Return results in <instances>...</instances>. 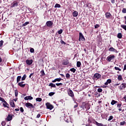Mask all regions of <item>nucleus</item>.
<instances>
[{
    "mask_svg": "<svg viewBox=\"0 0 126 126\" xmlns=\"http://www.w3.org/2000/svg\"><path fill=\"white\" fill-rule=\"evenodd\" d=\"M85 103H83L82 105L81 106V108H82V109H83V110H84V108H85Z\"/></svg>",
    "mask_w": 126,
    "mask_h": 126,
    "instance_id": "obj_40",
    "label": "nucleus"
},
{
    "mask_svg": "<svg viewBox=\"0 0 126 126\" xmlns=\"http://www.w3.org/2000/svg\"><path fill=\"white\" fill-rule=\"evenodd\" d=\"M56 85H57V86H60V85H63V83H56Z\"/></svg>",
    "mask_w": 126,
    "mask_h": 126,
    "instance_id": "obj_55",
    "label": "nucleus"
},
{
    "mask_svg": "<svg viewBox=\"0 0 126 126\" xmlns=\"http://www.w3.org/2000/svg\"><path fill=\"white\" fill-rule=\"evenodd\" d=\"M21 79V76H18L17 78V83H18L20 80Z\"/></svg>",
    "mask_w": 126,
    "mask_h": 126,
    "instance_id": "obj_30",
    "label": "nucleus"
},
{
    "mask_svg": "<svg viewBox=\"0 0 126 126\" xmlns=\"http://www.w3.org/2000/svg\"><path fill=\"white\" fill-rule=\"evenodd\" d=\"M3 45V40L0 41V48H1V47H2Z\"/></svg>",
    "mask_w": 126,
    "mask_h": 126,
    "instance_id": "obj_39",
    "label": "nucleus"
},
{
    "mask_svg": "<svg viewBox=\"0 0 126 126\" xmlns=\"http://www.w3.org/2000/svg\"><path fill=\"white\" fill-rule=\"evenodd\" d=\"M108 115H109V113H104V114H101V117H102V119H105Z\"/></svg>",
    "mask_w": 126,
    "mask_h": 126,
    "instance_id": "obj_19",
    "label": "nucleus"
},
{
    "mask_svg": "<svg viewBox=\"0 0 126 126\" xmlns=\"http://www.w3.org/2000/svg\"><path fill=\"white\" fill-rule=\"evenodd\" d=\"M112 3H115V0H111Z\"/></svg>",
    "mask_w": 126,
    "mask_h": 126,
    "instance_id": "obj_62",
    "label": "nucleus"
},
{
    "mask_svg": "<svg viewBox=\"0 0 126 126\" xmlns=\"http://www.w3.org/2000/svg\"><path fill=\"white\" fill-rule=\"evenodd\" d=\"M126 83H122L121 86L118 87V88L120 90H123V89L126 88Z\"/></svg>",
    "mask_w": 126,
    "mask_h": 126,
    "instance_id": "obj_8",
    "label": "nucleus"
},
{
    "mask_svg": "<svg viewBox=\"0 0 126 126\" xmlns=\"http://www.w3.org/2000/svg\"><path fill=\"white\" fill-rule=\"evenodd\" d=\"M108 51H109L110 52H113L114 53H119V52H118V51L114 48L113 47H110Z\"/></svg>",
    "mask_w": 126,
    "mask_h": 126,
    "instance_id": "obj_11",
    "label": "nucleus"
},
{
    "mask_svg": "<svg viewBox=\"0 0 126 126\" xmlns=\"http://www.w3.org/2000/svg\"><path fill=\"white\" fill-rule=\"evenodd\" d=\"M101 74L96 73L94 75L93 79L94 80H98V79H100V78H101Z\"/></svg>",
    "mask_w": 126,
    "mask_h": 126,
    "instance_id": "obj_2",
    "label": "nucleus"
},
{
    "mask_svg": "<svg viewBox=\"0 0 126 126\" xmlns=\"http://www.w3.org/2000/svg\"><path fill=\"white\" fill-rule=\"evenodd\" d=\"M79 41L80 42V41H85V38L84 37V36H83V34L81 32H79Z\"/></svg>",
    "mask_w": 126,
    "mask_h": 126,
    "instance_id": "obj_5",
    "label": "nucleus"
},
{
    "mask_svg": "<svg viewBox=\"0 0 126 126\" xmlns=\"http://www.w3.org/2000/svg\"><path fill=\"white\" fill-rule=\"evenodd\" d=\"M53 95H55V93L54 92H51L49 94V96H53Z\"/></svg>",
    "mask_w": 126,
    "mask_h": 126,
    "instance_id": "obj_42",
    "label": "nucleus"
},
{
    "mask_svg": "<svg viewBox=\"0 0 126 126\" xmlns=\"http://www.w3.org/2000/svg\"><path fill=\"white\" fill-rule=\"evenodd\" d=\"M24 100L27 101L28 100H33V97L31 96H27L24 97Z\"/></svg>",
    "mask_w": 126,
    "mask_h": 126,
    "instance_id": "obj_13",
    "label": "nucleus"
},
{
    "mask_svg": "<svg viewBox=\"0 0 126 126\" xmlns=\"http://www.w3.org/2000/svg\"><path fill=\"white\" fill-rule=\"evenodd\" d=\"M112 82V80L109 79L107 80L106 82L104 83L105 85H108V84H110Z\"/></svg>",
    "mask_w": 126,
    "mask_h": 126,
    "instance_id": "obj_20",
    "label": "nucleus"
},
{
    "mask_svg": "<svg viewBox=\"0 0 126 126\" xmlns=\"http://www.w3.org/2000/svg\"><path fill=\"white\" fill-rule=\"evenodd\" d=\"M58 33L59 34H62V33H63V30L61 29L60 30L58 31Z\"/></svg>",
    "mask_w": 126,
    "mask_h": 126,
    "instance_id": "obj_44",
    "label": "nucleus"
},
{
    "mask_svg": "<svg viewBox=\"0 0 126 126\" xmlns=\"http://www.w3.org/2000/svg\"><path fill=\"white\" fill-rule=\"evenodd\" d=\"M33 74H34V73H31L30 76H29V78H31L32 76H33Z\"/></svg>",
    "mask_w": 126,
    "mask_h": 126,
    "instance_id": "obj_58",
    "label": "nucleus"
},
{
    "mask_svg": "<svg viewBox=\"0 0 126 126\" xmlns=\"http://www.w3.org/2000/svg\"><path fill=\"white\" fill-rule=\"evenodd\" d=\"M124 99H125V101L126 102V95H125L124 97H123Z\"/></svg>",
    "mask_w": 126,
    "mask_h": 126,
    "instance_id": "obj_61",
    "label": "nucleus"
},
{
    "mask_svg": "<svg viewBox=\"0 0 126 126\" xmlns=\"http://www.w3.org/2000/svg\"><path fill=\"white\" fill-rule=\"evenodd\" d=\"M115 70H119V71H121L122 69L120 68H119L118 67H114Z\"/></svg>",
    "mask_w": 126,
    "mask_h": 126,
    "instance_id": "obj_35",
    "label": "nucleus"
},
{
    "mask_svg": "<svg viewBox=\"0 0 126 126\" xmlns=\"http://www.w3.org/2000/svg\"><path fill=\"white\" fill-rule=\"evenodd\" d=\"M10 105L12 108H14L15 107V104H14V101H13V100H11L10 101Z\"/></svg>",
    "mask_w": 126,
    "mask_h": 126,
    "instance_id": "obj_17",
    "label": "nucleus"
},
{
    "mask_svg": "<svg viewBox=\"0 0 126 126\" xmlns=\"http://www.w3.org/2000/svg\"><path fill=\"white\" fill-rule=\"evenodd\" d=\"M78 16V12H77V11H75L73 12V16L74 17H77Z\"/></svg>",
    "mask_w": 126,
    "mask_h": 126,
    "instance_id": "obj_18",
    "label": "nucleus"
},
{
    "mask_svg": "<svg viewBox=\"0 0 126 126\" xmlns=\"http://www.w3.org/2000/svg\"><path fill=\"white\" fill-rule=\"evenodd\" d=\"M119 85H120V84H114L115 87H116V86H118Z\"/></svg>",
    "mask_w": 126,
    "mask_h": 126,
    "instance_id": "obj_63",
    "label": "nucleus"
},
{
    "mask_svg": "<svg viewBox=\"0 0 126 126\" xmlns=\"http://www.w3.org/2000/svg\"><path fill=\"white\" fill-rule=\"evenodd\" d=\"M126 125L125 121H123L120 123V126H125Z\"/></svg>",
    "mask_w": 126,
    "mask_h": 126,
    "instance_id": "obj_41",
    "label": "nucleus"
},
{
    "mask_svg": "<svg viewBox=\"0 0 126 126\" xmlns=\"http://www.w3.org/2000/svg\"><path fill=\"white\" fill-rule=\"evenodd\" d=\"M0 101H1V102H3L5 101V100L4 99H3V98L0 97Z\"/></svg>",
    "mask_w": 126,
    "mask_h": 126,
    "instance_id": "obj_51",
    "label": "nucleus"
},
{
    "mask_svg": "<svg viewBox=\"0 0 126 126\" xmlns=\"http://www.w3.org/2000/svg\"><path fill=\"white\" fill-rule=\"evenodd\" d=\"M40 74L41 75V76H44L45 75V71H44V69H42L41 71H40Z\"/></svg>",
    "mask_w": 126,
    "mask_h": 126,
    "instance_id": "obj_28",
    "label": "nucleus"
},
{
    "mask_svg": "<svg viewBox=\"0 0 126 126\" xmlns=\"http://www.w3.org/2000/svg\"><path fill=\"white\" fill-rule=\"evenodd\" d=\"M70 71H71L72 72H73V73H74V72L76 71V69H75V68H72L70 69Z\"/></svg>",
    "mask_w": 126,
    "mask_h": 126,
    "instance_id": "obj_33",
    "label": "nucleus"
},
{
    "mask_svg": "<svg viewBox=\"0 0 126 126\" xmlns=\"http://www.w3.org/2000/svg\"><path fill=\"white\" fill-rule=\"evenodd\" d=\"M95 123H96V126H106V125H104L101 123H98L97 122H95Z\"/></svg>",
    "mask_w": 126,
    "mask_h": 126,
    "instance_id": "obj_27",
    "label": "nucleus"
},
{
    "mask_svg": "<svg viewBox=\"0 0 126 126\" xmlns=\"http://www.w3.org/2000/svg\"><path fill=\"white\" fill-rule=\"evenodd\" d=\"M49 86H51V87H53L54 88H56V85H55V84L53 83H50V84L49 85Z\"/></svg>",
    "mask_w": 126,
    "mask_h": 126,
    "instance_id": "obj_26",
    "label": "nucleus"
},
{
    "mask_svg": "<svg viewBox=\"0 0 126 126\" xmlns=\"http://www.w3.org/2000/svg\"><path fill=\"white\" fill-rule=\"evenodd\" d=\"M46 107L49 110H52V109H54V106H53L51 104H50V103H46Z\"/></svg>",
    "mask_w": 126,
    "mask_h": 126,
    "instance_id": "obj_10",
    "label": "nucleus"
},
{
    "mask_svg": "<svg viewBox=\"0 0 126 126\" xmlns=\"http://www.w3.org/2000/svg\"><path fill=\"white\" fill-rule=\"evenodd\" d=\"M61 44H63V45H65V44H66V43L64 41H63V39L61 40Z\"/></svg>",
    "mask_w": 126,
    "mask_h": 126,
    "instance_id": "obj_54",
    "label": "nucleus"
},
{
    "mask_svg": "<svg viewBox=\"0 0 126 126\" xmlns=\"http://www.w3.org/2000/svg\"><path fill=\"white\" fill-rule=\"evenodd\" d=\"M24 83V82H19L18 84V85L20 86V87H22V88H24L25 87V86L26 85V84H23Z\"/></svg>",
    "mask_w": 126,
    "mask_h": 126,
    "instance_id": "obj_9",
    "label": "nucleus"
},
{
    "mask_svg": "<svg viewBox=\"0 0 126 126\" xmlns=\"http://www.w3.org/2000/svg\"><path fill=\"white\" fill-rule=\"evenodd\" d=\"M122 12L123 13H126V8H123L122 10Z\"/></svg>",
    "mask_w": 126,
    "mask_h": 126,
    "instance_id": "obj_49",
    "label": "nucleus"
},
{
    "mask_svg": "<svg viewBox=\"0 0 126 126\" xmlns=\"http://www.w3.org/2000/svg\"><path fill=\"white\" fill-rule=\"evenodd\" d=\"M3 106L5 107V108H7L8 109L9 108V107H8L9 105L7 104V102H6L5 100L3 102Z\"/></svg>",
    "mask_w": 126,
    "mask_h": 126,
    "instance_id": "obj_14",
    "label": "nucleus"
},
{
    "mask_svg": "<svg viewBox=\"0 0 126 126\" xmlns=\"http://www.w3.org/2000/svg\"><path fill=\"white\" fill-rule=\"evenodd\" d=\"M28 24H29V22H26L22 25V26H26L27 25H28Z\"/></svg>",
    "mask_w": 126,
    "mask_h": 126,
    "instance_id": "obj_38",
    "label": "nucleus"
},
{
    "mask_svg": "<svg viewBox=\"0 0 126 126\" xmlns=\"http://www.w3.org/2000/svg\"><path fill=\"white\" fill-rule=\"evenodd\" d=\"M81 65V62L78 61L77 62V67H80V66Z\"/></svg>",
    "mask_w": 126,
    "mask_h": 126,
    "instance_id": "obj_29",
    "label": "nucleus"
},
{
    "mask_svg": "<svg viewBox=\"0 0 126 126\" xmlns=\"http://www.w3.org/2000/svg\"><path fill=\"white\" fill-rule=\"evenodd\" d=\"M105 17H106V18H110V17H111V13L108 12H106L105 13Z\"/></svg>",
    "mask_w": 126,
    "mask_h": 126,
    "instance_id": "obj_21",
    "label": "nucleus"
},
{
    "mask_svg": "<svg viewBox=\"0 0 126 126\" xmlns=\"http://www.w3.org/2000/svg\"><path fill=\"white\" fill-rule=\"evenodd\" d=\"M78 106L77 103H76V104L74 106V108L75 109V108H77Z\"/></svg>",
    "mask_w": 126,
    "mask_h": 126,
    "instance_id": "obj_59",
    "label": "nucleus"
},
{
    "mask_svg": "<svg viewBox=\"0 0 126 126\" xmlns=\"http://www.w3.org/2000/svg\"><path fill=\"white\" fill-rule=\"evenodd\" d=\"M85 108L86 109V111H87V110H89V109H90V106H89V104H86Z\"/></svg>",
    "mask_w": 126,
    "mask_h": 126,
    "instance_id": "obj_23",
    "label": "nucleus"
},
{
    "mask_svg": "<svg viewBox=\"0 0 126 126\" xmlns=\"http://www.w3.org/2000/svg\"><path fill=\"white\" fill-rule=\"evenodd\" d=\"M102 91H103V90H102V89L101 88H99L97 89V92H98L99 93H101Z\"/></svg>",
    "mask_w": 126,
    "mask_h": 126,
    "instance_id": "obj_47",
    "label": "nucleus"
},
{
    "mask_svg": "<svg viewBox=\"0 0 126 126\" xmlns=\"http://www.w3.org/2000/svg\"><path fill=\"white\" fill-rule=\"evenodd\" d=\"M26 62L27 64H28V65H31V64H32V63H33V60H27Z\"/></svg>",
    "mask_w": 126,
    "mask_h": 126,
    "instance_id": "obj_12",
    "label": "nucleus"
},
{
    "mask_svg": "<svg viewBox=\"0 0 126 126\" xmlns=\"http://www.w3.org/2000/svg\"><path fill=\"white\" fill-rule=\"evenodd\" d=\"M115 58H116L115 55H110L108 57H107L106 60H107V62H111V61H112L113 60H115Z\"/></svg>",
    "mask_w": 126,
    "mask_h": 126,
    "instance_id": "obj_4",
    "label": "nucleus"
},
{
    "mask_svg": "<svg viewBox=\"0 0 126 126\" xmlns=\"http://www.w3.org/2000/svg\"><path fill=\"white\" fill-rule=\"evenodd\" d=\"M11 120H12V116L8 115L6 118V121H7V122H10Z\"/></svg>",
    "mask_w": 126,
    "mask_h": 126,
    "instance_id": "obj_16",
    "label": "nucleus"
},
{
    "mask_svg": "<svg viewBox=\"0 0 126 126\" xmlns=\"http://www.w3.org/2000/svg\"><path fill=\"white\" fill-rule=\"evenodd\" d=\"M53 24H54V23L52 21H48L46 23V25L47 27H52V26H53Z\"/></svg>",
    "mask_w": 126,
    "mask_h": 126,
    "instance_id": "obj_7",
    "label": "nucleus"
},
{
    "mask_svg": "<svg viewBox=\"0 0 126 126\" xmlns=\"http://www.w3.org/2000/svg\"><path fill=\"white\" fill-rule=\"evenodd\" d=\"M66 78H67V79L70 78V75L68 73L66 74Z\"/></svg>",
    "mask_w": 126,
    "mask_h": 126,
    "instance_id": "obj_37",
    "label": "nucleus"
},
{
    "mask_svg": "<svg viewBox=\"0 0 126 126\" xmlns=\"http://www.w3.org/2000/svg\"><path fill=\"white\" fill-rule=\"evenodd\" d=\"M15 95L16 97H17V96H18V91H17V90L15 91Z\"/></svg>",
    "mask_w": 126,
    "mask_h": 126,
    "instance_id": "obj_43",
    "label": "nucleus"
},
{
    "mask_svg": "<svg viewBox=\"0 0 126 126\" xmlns=\"http://www.w3.org/2000/svg\"><path fill=\"white\" fill-rule=\"evenodd\" d=\"M121 28H123V29H124V30H125V31H126V25H121Z\"/></svg>",
    "mask_w": 126,
    "mask_h": 126,
    "instance_id": "obj_31",
    "label": "nucleus"
},
{
    "mask_svg": "<svg viewBox=\"0 0 126 126\" xmlns=\"http://www.w3.org/2000/svg\"><path fill=\"white\" fill-rule=\"evenodd\" d=\"M36 101L37 102H41L42 101V98H41V97H37L36 98Z\"/></svg>",
    "mask_w": 126,
    "mask_h": 126,
    "instance_id": "obj_34",
    "label": "nucleus"
},
{
    "mask_svg": "<svg viewBox=\"0 0 126 126\" xmlns=\"http://www.w3.org/2000/svg\"><path fill=\"white\" fill-rule=\"evenodd\" d=\"M118 103V101L115 100H112L111 102V104L112 105V106H114L115 104H117Z\"/></svg>",
    "mask_w": 126,
    "mask_h": 126,
    "instance_id": "obj_22",
    "label": "nucleus"
},
{
    "mask_svg": "<svg viewBox=\"0 0 126 126\" xmlns=\"http://www.w3.org/2000/svg\"><path fill=\"white\" fill-rule=\"evenodd\" d=\"M15 111H17V112H18V111H19V109H18V108H16V109H15Z\"/></svg>",
    "mask_w": 126,
    "mask_h": 126,
    "instance_id": "obj_64",
    "label": "nucleus"
},
{
    "mask_svg": "<svg viewBox=\"0 0 126 126\" xmlns=\"http://www.w3.org/2000/svg\"><path fill=\"white\" fill-rule=\"evenodd\" d=\"M19 3V2L17 0H15L11 4L10 7L11 8H13L14 7H17V6H18V4Z\"/></svg>",
    "mask_w": 126,
    "mask_h": 126,
    "instance_id": "obj_1",
    "label": "nucleus"
},
{
    "mask_svg": "<svg viewBox=\"0 0 126 126\" xmlns=\"http://www.w3.org/2000/svg\"><path fill=\"white\" fill-rule=\"evenodd\" d=\"M6 123L4 121L2 122L1 123V126H4L6 125Z\"/></svg>",
    "mask_w": 126,
    "mask_h": 126,
    "instance_id": "obj_53",
    "label": "nucleus"
},
{
    "mask_svg": "<svg viewBox=\"0 0 126 126\" xmlns=\"http://www.w3.org/2000/svg\"><path fill=\"white\" fill-rule=\"evenodd\" d=\"M113 118L114 117H113V116H110L109 117V118L108 119V121H111V120H113Z\"/></svg>",
    "mask_w": 126,
    "mask_h": 126,
    "instance_id": "obj_46",
    "label": "nucleus"
},
{
    "mask_svg": "<svg viewBox=\"0 0 126 126\" xmlns=\"http://www.w3.org/2000/svg\"><path fill=\"white\" fill-rule=\"evenodd\" d=\"M55 79H56V81H58V82H60V81H62V78H56Z\"/></svg>",
    "mask_w": 126,
    "mask_h": 126,
    "instance_id": "obj_45",
    "label": "nucleus"
},
{
    "mask_svg": "<svg viewBox=\"0 0 126 126\" xmlns=\"http://www.w3.org/2000/svg\"><path fill=\"white\" fill-rule=\"evenodd\" d=\"M41 117V114H37V115L36 116V118H37V119H39V118H40Z\"/></svg>",
    "mask_w": 126,
    "mask_h": 126,
    "instance_id": "obj_57",
    "label": "nucleus"
},
{
    "mask_svg": "<svg viewBox=\"0 0 126 126\" xmlns=\"http://www.w3.org/2000/svg\"><path fill=\"white\" fill-rule=\"evenodd\" d=\"M25 106L26 107H27V108H29L30 109H31V108H34V106H33V104H32V103H31L30 102L26 103L25 104Z\"/></svg>",
    "mask_w": 126,
    "mask_h": 126,
    "instance_id": "obj_6",
    "label": "nucleus"
},
{
    "mask_svg": "<svg viewBox=\"0 0 126 126\" xmlns=\"http://www.w3.org/2000/svg\"><path fill=\"white\" fill-rule=\"evenodd\" d=\"M68 95L70 96V97H71V98H74V94H73V92H72V90H70V89H69L67 91Z\"/></svg>",
    "mask_w": 126,
    "mask_h": 126,
    "instance_id": "obj_3",
    "label": "nucleus"
},
{
    "mask_svg": "<svg viewBox=\"0 0 126 126\" xmlns=\"http://www.w3.org/2000/svg\"><path fill=\"white\" fill-rule=\"evenodd\" d=\"M55 8L61 7V5L59 3H56L54 6Z\"/></svg>",
    "mask_w": 126,
    "mask_h": 126,
    "instance_id": "obj_32",
    "label": "nucleus"
},
{
    "mask_svg": "<svg viewBox=\"0 0 126 126\" xmlns=\"http://www.w3.org/2000/svg\"><path fill=\"white\" fill-rule=\"evenodd\" d=\"M118 80H119V81H121V80H123V77L121 75H118Z\"/></svg>",
    "mask_w": 126,
    "mask_h": 126,
    "instance_id": "obj_25",
    "label": "nucleus"
},
{
    "mask_svg": "<svg viewBox=\"0 0 126 126\" xmlns=\"http://www.w3.org/2000/svg\"><path fill=\"white\" fill-rule=\"evenodd\" d=\"M124 70H126V65H124V69H123Z\"/></svg>",
    "mask_w": 126,
    "mask_h": 126,
    "instance_id": "obj_60",
    "label": "nucleus"
},
{
    "mask_svg": "<svg viewBox=\"0 0 126 126\" xmlns=\"http://www.w3.org/2000/svg\"><path fill=\"white\" fill-rule=\"evenodd\" d=\"M117 37L119 39H122V38H123V35L122 34V33H119L117 35Z\"/></svg>",
    "mask_w": 126,
    "mask_h": 126,
    "instance_id": "obj_24",
    "label": "nucleus"
},
{
    "mask_svg": "<svg viewBox=\"0 0 126 126\" xmlns=\"http://www.w3.org/2000/svg\"><path fill=\"white\" fill-rule=\"evenodd\" d=\"M26 79V75H24L22 77L21 80H22V81H23V80H25Z\"/></svg>",
    "mask_w": 126,
    "mask_h": 126,
    "instance_id": "obj_36",
    "label": "nucleus"
},
{
    "mask_svg": "<svg viewBox=\"0 0 126 126\" xmlns=\"http://www.w3.org/2000/svg\"><path fill=\"white\" fill-rule=\"evenodd\" d=\"M69 63V61L68 60H66L65 61H63V65H67Z\"/></svg>",
    "mask_w": 126,
    "mask_h": 126,
    "instance_id": "obj_15",
    "label": "nucleus"
},
{
    "mask_svg": "<svg viewBox=\"0 0 126 126\" xmlns=\"http://www.w3.org/2000/svg\"><path fill=\"white\" fill-rule=\"evenodd\" d=\"M30 51L31 53H34V50L33 48H31Z\"/></svg>",
    "mask_w": 126,
    "mask_h": 126,
    "instance_id": "obj_52",
    "label": "nucleus"
},
{
    "mask_svg": "<svg viewBox=\"0 0 126 126\" xmlns=\"http://www.w3.org/2000/svg\"><path fill=\"white\" fill-rule=\"evenodd\" d=\"M99 25H98V24H96V25L94 26V28H95V29H97V28H99Z\"/></svg>",
    "mask_w": 126,
    "mask_h": 126,
    "instance_id": "obj_48",
    "label": "nucleus"
},
{
    "mask_svg": "<svg viewBox=\"0 0 126 126\" xmlns=\"http://www.w3.org/2000/svg\"><path fill=\"white\" fill-rule=\"evenodd\" d=\"M121 106H122V104H117L118 108H121Z\"/></svg>",
    "mask_w": 126,
    "mask_h": 126,
    "instance_id": "obj_56",
    "label": "nucleus"
},
{
    "mask_svg": "<svg viewBox=\"0 0 126 126\" xmlns=\"http://www.w3.org/2000/svg\"><path fill=\"white\" fill-rule=\"evenodd\" d=\"M20 112H21V113H23L24 112V109H23V107H20Z\"/></svg>",
    "mask_w": 126,
    "mask_h": 126,
    "instance_id": "obj_50",
    "label": "nucleus"
}]
</instances>
